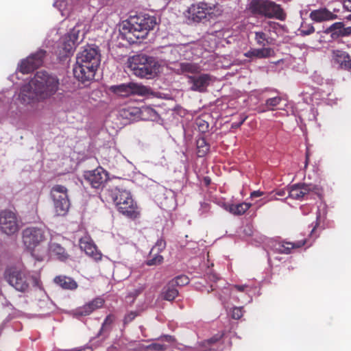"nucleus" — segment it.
<instances>
[{"mask_svg":"<svg viewBox=\"0 0 351 351\" xmlns=\"http://www.w3.org/2000/svg\"><path fill=\"white\" fill-rule=\"evenodd\" d=\"M46 56V51L39 49L31 54L26 59L23 60L19 65V70L23 74H27L40 66Z\"/></svg>","mask_w":351,"mask_h":351,"instance_id":"nucleus-10","label":"nucleus"},{"mask_svg":"<svg viewBox=\"0 0 351 351\" xmlns=\"http://www.w3.org/2000/svg\"><path fill=\"white\" fill-rule=\"evenodd\" d=\"M281 101L282 98L280 97L269 98L266 100L265 105L268 110H274Z\"/></svg>","mask_w":351,"mask_h":351,"instance_id":"nucleus-37","label":"nucleus"},{"mask_svg":"<svg viewBox=\"0 0 351 351\" xmlns=\"http://www.w3.org/2000/svg\"><path fill=\"white\" fill-rule=\"evenodd\" d=\"M164 339L166 341L171 342L173 340V338L172 336L170 335H166L164 337Z\"/></svg>","mask_w":351,"mask_h":351,"instance_id":"nucleus-55","label":"nucleus"},{"mask_svg":"<svg viewBox=\"0 0 351 351\" xmlns=\"http://www.w3.org/2000/svg\"><path fill=\"white\" fill-rule=\"evenodd\" d=\"M197 149L198 156L204 157L208 152L210 145L204 138H199L197 140Z\"/></svg>","mask_w":351,"mask_h":351,"instance_id":"nucleus-29","label":"nucleus"},{"mask_svg":"<svg viewBox=\"0 0 351 351\" xmlns=\"http://www.w3.org/2000/svg\"><path fill=\"white\" fill-rule=\"evenodd\" d=\"M115 318V315L113 314H109L106 317L99 330V335L106 332H109L111 330L112 325L114 323Z\"/></svg>","mask_w":351,"mask_h":351,"instance_id":"nucleus-31","label":"nucleus"},{"mask_svg":"<svg viewBox=\"0 0 351 351\" xmlns=\"http://www.w3.org/2000/svg\"><path fill=\"white\" fill-rule=\"evenodd\" d=\"M137 315L138 313L136 311H130L126 314L123 319L124 325H126L133 321Z\"/></svg>","mask_w":351,"mask_h":351,"instance_id":"nucleus-42","label":"nucleus"},{"mask_svg":"<svg viewBox=\"0 0 351 351\" xmlns=\"http://www.w3.org/2000/svg\"><path fill=\"white\" fill-rule=\"evenodd\" d=\"M220 337H213L208 340V343L210 344L215 343L219 340Z\"/></svg>","mask_w":351,"mask_h":351,"instance_id":"nucleus-54","label":"nucleus"},{"mask_svg":"<svg viewBox=\"0 0 351 351\" xmlns=\"http://www.w3.org/2000/svg\"><path fill=\"white\" fill-rule=\"evenodd\" d=\"M150 347L155 351H164L167 348L165 345L158 343H152Z\"/></svg>","mask_w":351,"mask_h":351,"instance_id":"nucleus-44","label":"nucleus"},{"mask_svg":"<svg viewBox=\"0 0 351 351\" xmlns=\"http://www.w3.org/2000/svg\"><path fill=\"white\" fill-rule=\"evenodd\" d=\"M165 245L166 243L164 240H158L150 251L151 256H152V254L154 252L160 253L162 252L165 248Z\"/></svg>","mask_w":351,"mask_h":351,"instance_id":"nucleus-40","label":"nucleus"},{"mask_svg":"<svg viewBox=\"0 0 351 351\" xmlns=\"http://www.w3.org/2000/svg\"><path fill=\"white\" fill-rule=\"evenodd\" d=\"M252 206L250 203L228 204L225 205V209L234 215H242Z\"/></svg>","mask_w":351,"mask_h":351,"instance_id":"nucleus-24","label":"nucleus"},{"mask_svg":"<svg viewBox=\"0 0 351 351\" xmlns=\"http://www.w3.org/2000/svg\"><path fill=\"white\" fill-rule=\"evenodd\" d=\"M188 80L189 83L192 84V90L204 93L210 84L211 75L208 73H202L198 76L189 75Z\"/></svg>","mask_w":351,"mask_h":351,"instance_id":"nucleus-16","label":"nucleus"},{"mask_svg":"<svg viewBox=\"0 0 351 351\" xmlns=\"http://www.w3.org/2000/svg\"><path fill=\"white\" fill-rule=\"evenodd\" d=\"M5 278L8 283L17 291L25 292L29 289L26 276L16 270L6 271Z\"/></svg>","mask_w":351,"mask_h":351,"instance_id":"nucleus-12","label":"nucleus"},{"mask_svg":"<svg viewBox=\"0 0 351 351\" xmlns=\"http://www.w3.org/2000/svg\"><path fill=\"white\" fill-rule=\"evenodd\" d=\"M343 23L341 22H337L331 25L325 31L326 33H332V35H336V36H340V32L343 27Z\"/></svg>","mask_w":351,"mask_h":351,"instance_id":"nucleus-35","label":"nucleus"},{"mask_svg":"<svg viewBox=\"0 0 351 351\" xmlns=\"http://www.w3.org/2000/svg\"><path fill=\"white\" fill-rule=\"evenodd\" d=\"M243 316L242 308L236 307L234 308L232 313V317L234 319H239Z\"/></svg>","mask_w":351,"mask_h":351,"instance_id":"nucleus-43","label":"nucleus"},{"mask_svg":"<svg viewBox=\"0 0 351 351\" xmlns=\"http://www.w3.org/2000/svg\"><path fill=\"white\" fill-rule=\"evenodd\" d=\"M318 220H319V217H317V221H316L315 225L314 226V227L313 228V229L311 230V234H313V232L315 231V228L319 226V222Z\"/></svg>","mask_w":351,"mask_h":351,"instance_id":"nucleus-56","label":"nucleus"},{"mask_svg":"<svg viewBox=\"0 0 351 351\" xmlns=\"http://www.w3.org/2000/svg\"><path fill=\"white\" fill-rule=\"evenodd\" d=\"M104 303L105 300L102 298H95L82 306L76 308L75 311V314L77 316L89 315L95 311L101 308L104 306Z\"/></svg>","mask_w":351,"mask_h":351,"instance_id":"nucleus-17","label":"nucleus"},{"mask_svg":"<svg viewBox=\"0 0 351 351\" xmlns=\"http://www.w3.org/2000/svg\"><path fill=\"white\" fill-rule=\"evenodd\" d=\"M213 278H217L215 275H213Z\"/></svg>","mask_w":351,"mask_h":351,"instance_id":"nucleus-58","label":"nucleus"},{"mask_svg":"<svg viewBox=\"0 0 351 351\" xmlns=\"http://www.w3.org/2000/svg\"><path fill=\"white\" fill-rule=\"evenodd\" d=\"M274 55V51L270 47H262L261 49H251L244 53L247 58H267L272 57Z\"/></svg>","mask_w":351,"mask_h":351,"instance_id":"nucleus-22","label":"nucleus"},{"mask_svg":"<svg viewBox=\"0 0 351 351\" xmlns=\"http://www.w3.org/2000/svg\"><path fill=\"white\" fill-rule=\"evenodd\" d=\"M196 125L197 126L199 131L201 132L202 133H205L208 130V123L201 118H198L196 119Z\"/></svg>","mask_w":351,"mask_h":351,"instance_id":"nucleus-39","label":"nucleus"},{"mask_svg":"<svg viewBox=\"0 0 351 351\" xmlns=\"http://www.w3.org/2000/svg\"><path fill=\"white\" fill-rule=\"evenodd\" d=\"M311 19L316 22L330 21L338 18L337 15L331 12L326 8L313 10L310 14Z\"/></svg>","mask_w":351,"mask_h":351,"instance_id":"nucleus-19","label":"nucleus"},{"mask_svg":"<svg viewBox=\"0 0 351 351\" xmlns=\"http://www.w3.org/2000/svg\"><path fill=\"white\" fill-rule=\"evenodd\" d=\"M343 5L346 10L351 12V0H343Z\"/></svg>","mask_w":351,"mask_h":351,"instance_id":"nucleus-48","label":"nucleus"},{"mask_svg":"<svg viewBox=\"0 0 351 351\" xmlns=\"http://www.w3.org/2000/svg\"><path fill=\"white\" fill-rule=\"evenodd\" d=\"M308 160H309V154H308V152L307 151L306 153L305 167H306V166L308 165Z\"/></svg>","mask_w":351,"mask_h":351,"instance_id":"nucleus-57","label":"nucleus"},{"mask_svg":"<svg viewBox=\"0 0 351 351\" xmlns=\"http://www.w3.org/2000/svg\"><path fill=\"white\" fill-rule=\"evenodd\" d=\"M164 258L159 253L154 252L152 256L149 254V258L147 261L146 264L149 266L159 265L162 263Z\"/></svg>","mask_w":351,"mask_h":351,"instance_id":"nucleus-32","label":"nucleus"},{"mask_svg":"<svg viewBox=\"0 0 351 351\" xmlns=\"http://www.w3.org/2000/svg\"><path fill=\"white\" fill-rule=\"evenodd\" d=\"M246 117H241V119L239 122H233L232 123V128H239L245 121Z\"/></svg>","mask_w":351,"mask_h":351,"instance_id":"nucleus-47","label":"nucleus"},{"mask_svg":"<svg viewBox=\"0 0 351 351\" xmlns=\"http://www.w3.org/2000/svg\"><path fill=\"white\" fill-rule=\"evenodd\" d=\"M249 10L254 14L268 19L285 21L287 16L279 4L269 0H252L249 4Z\"/></svg>","mask_w":351,"mask_h":351,"instance_id":"nucleus-5","label":"nucleus"},{"mask_svg":"<svg viewBox=\"0 0 351 351\" xmlns=\"http://www.w3.org/2000/svg\"><path fill=\"white\" fill-rule=\"evenodd\" d=\"M144 289H145V287L142 285L140 287H138L137 289H135L134 291V292L131 293V295L134 297H136L138 295H139Z\"/></svg>","mask_w":351,"mask_h":351,"instance_id":"nucleus-49","label":"nucleus"},{"mask_svg":"<svg viewBox=\"0 0 351 351\" xmlns=\"http://www.w3.org/2000/svg\"><path fill=\"white\" fill-rule=\"evenodd\" d=\"M100 64V55L97 49L86 46L77 56L73 75L82 82L90 81L95 77V72Z\"/></svg>","mask_w":351,"mask_h":351,"instance_id":"nucleus-3","label":"nucleus"},{"mask_svg":"<svg viewBox=\"0 0 351 351\" xmlns=\"http://www.w3.org/2000/svg\"><path fill=\"white\" fill-rule=\"evenodd\" d=\"M287 191V190L280 189V190H278L276 193V195L279 196V197H283V196H285L286 195Z\"/></svg>","mask_w":351,"mask_h":351,"instance_id":"nucleus-52","label":"nucleus"},{"mask_svg":"<svg viewBox=\"0 0 351 351\" xmlns=\"http://www.w3.org/2000/svg\"><path fill=\"white\" fill-rule=\"evenodd\" d=\"M59 84L56 75L45 71H37L29 82L21 87L19 99L26 104L43 101L56 94Z\"/></svg>","mask_w":351,"mask_h":351,"instance_id":"nucleus-1","label":"nucleus"},{"mask_svg":"<svg viewBox=\"0 0 351 351\" xmlns=\"http://www.w3.org/2000/svg\"><path fill=\"white\" fill-rule=\"evenodd\" d=\"M0 228L1 231L11 235L19 230V225L15 213L4 210L0 213Z\"/></svg>","mask_w":351,"mask_h":351,"instance_id":"nucleus-11","label":"nucleus"},{"mask_svg":"<svg viewBox=\"0 0 351 351\" xmlns=\"http://www.w3.org/2000/svg\"><path fill=\"white\" fill-rule=\"evenodd\" d=\"M264 193L263 191H254L253 192L251 193L250 194V197H261L262 195H263Z\"/></svg>","mask_w":351,"mask_h":351,"instance_id":"nucleus-50","label":"nucleus"},{"mask_svg":"<svg viewBox=\"0 0 351 351\" xmlns=\"http://www.w3.org/2000/svg\"><path fill=\"white\" fill-rule=\"evenodd\" d=\"M111 90L121 96H128L131 93V84L129 85L120 84L117 86H112L110 88Z\"/></svg>","mask_w":351,"mask_h":351,"instance_id":"nucleus-30","label":"nucleus"},{"mask_svg":"<svg viewBox=\"0 0 351 351\" xmlns=\"http://www.w3.org/2000/svg\"><path fill=\"white\" fill-rule=\"evenodd\" d=\"M63 49L66 53H71L75 48L76 44L71 38H66L65 35L63 37Z\"/></svg>","mask_w":351,"mask_h":351,"instance_id":"nucleus-36","label":"nucleus"},{"mask_svg":"<svg viewBox=\"0 0 351 351\" xmlns=\"http://www.w3.org/2000/svg\"><path fill=\"white\" fill-rule=\"evenodd\" d=\"M350 35H351V27H345L344 25H343L339 36H348Z\"/></svg>","mask_w":351,"mask_h":351,"instance_id":"nucleus-45","label":"nucleus"},{"mask_svg":"<svg viewBox=\"0 0 351 351\" xmlns=\"http://www.w3.org/2000/svg\"><path fill=\"white\" fill-rule=\"evenodd\" d=\"M80 247L84 250L86 254L92 257L95 261H100L102 258L101 253L97 250L95 245L84 239L80 241Z\"/></svg>","mask_w":351,"mask_h":351,"instance_id":"nucleus-21","label":"nucleus"},{"mask_svg":"<svg viewBox=\"0 0 351 351\" xmlns=\"http://www.w3.org/2000/svg\"><path fill=\"white\" fill-rule=\"evenodd\" d=\"M254 40L259 46L265 47L267 45L271 44L272 40L263 32H255Z\"/></svg>","mask_w":351,"mask_h":351,"instance_id":"nucleus-27","label":"nucleus"},{"mask_svg":"<svg viewBox=\"0 0 351 351\" xmlns=\"http://www.w3.org/2000/svg\"><path fill=\"white\" fill-rule=\"evenodd\" d=\"M54 282L64 289L73 290L77 287V282L73 278L65 276H56Z\"/></svg>","mask_w":351,"mask_h":351,"instance_id":"nucleus-25","label":"nucleus"},{"mask_svg":"<svg viewBox=\"0 0 351 351\" xmlns=\"http://www.w3.org/2000/svg\"><path fill=\"white\" fill-rule=\"evenodd\" d=\"M83 178L85 182L92 188L99 189L104 186L109 176L108 173L104 168L99 167L93 170L85 171Z\"/></svg>","mask_w":351,"mask_h":351,"instance_id":"nucleus-9","label":"nucleus"},{"mask_svg":"<svg viewBox=\"0 0 351 351\" xmlns=\"http://www.w3.org/2000/svg\"><path fill=\"white\" fill-rule=\"evenodd\" d=\"M203 182H204V184H205V186H208L211 183V179H210V177L206 176V177L204 178Z\"/></svg>","mask_w":351,"mask_h":351,"instance_id":"nucleus-53","label":"nucleus"},{"mask_svg":"<svg viewBox=\"0 0 351 351\" xmlns=\"http://www.w3.org/2000/svg\"><path fill=\"white\" fill-rule=\"evenodd\" d=\"M118 210L125 216L136 219L139 215L136 204L134 202L130 192L127 191H118L113 197Z\"/></svg>","mask_w":351,"mask_h":351,"instance_id":"nucleus-7","label":"nucleus"},{"mask_svg":"<svg viewBox=\"0 0 351 351\" xmlns=\"http://www.w3.org/2000/svg\"><path fill=\"white\" fill-rule=\"evenodd\" d=\"M119 114L124 119L134 120L140 116L141 110L137 107L127 106L121 108Z\"/></svg>","mask_w":351,"mask_h":351,"instance_id":"nucleus-26","label":"nucleus"},{"mask_svg":"<svg viewBox=\"0 0 351 351\" xmlns=\"http://www.w3.org/2000/svg\"><path fill=\"white\" fill-rule=\"evenodd\" d=\"M180 69L182 73H190L192 74L199 73L201 71L200 66L197 64L192 62L181 63Z\"/></svg>","mask_w":351,"mask_h":351,"instance_id":"nucleus-28","label":"nucleus"},{"mask_svg":"<svg viewBox=\"0 0 351 351\" xmlns=\"http://www.w3.org/2000/svg\"><path fill=\"white\" fill-rule=\"evenodd\" d=\"M212 8L204 2L192 4L187 10V16L194 22H200L208 14H210Z\"/></svg>","mask_w":351,"mask_h":351,"instance_id":"nucleus-13","label":"nucleus"},{"mask_svg":"<svg viewBox=\"0 0 351 351\" xmlns=\"http://www.w3.org/2000/svg\"><path fill=\"white\" fill-rule=\"evenodd\" d=\"M80 32V30L77 27H74L67 34H66V38H71V40L74 41L76 45H78Z\"/></svg>","mask_w":351,"mask_h":351,"instance_id":"nucleus-38","label":"nucleus"},{"mask_svg":"<svg viewBox=\"0 0 351 351\" xmlns=\"http://www.w3.org/2000/svg\"><path fill=\"white\" fill-rule=\"evenodd\" d=\"M319 189L317 186L306 184H297L291 186L287 189L289 197L294 199H301L311 191L318 193Z\"/></svg>","mask_w":351,"mask_h":351,"instance_id":"nucleus-14","label":"nucleus"},{"mask_svg":"<svg viewBox=\"0 0 351 351\" xmlns=\"http://www.w3.org/2000/svg\"><path fill=\"white\" fill-rule=\"evenodd\" d=\"M149 89L143 85L131 84V93L139 95H146L149 93Z\"/></svg>","mask_w":351,"mask_h":351,"instance_id":"nucleus-33","label":"nucleus"},{"mask_svg":"<svg viewBox=\"0 0 351 351\" xmlns=\"http://www.w3.org/2000/svg\"><path fill=\"white\" fill-rule=\"evenodd\" d=\"M178 295V291L170 281L163 287L160 297L167 301H173Z\"/></svg>","mask_w":351,"mask_h":351,"instance_id":"nucleus-23","label":"nucleus"},{"mask_svg":"<svg viewBox=\"0 0 351 351\" xmlns=\"http://www.w3.org/2000/svg\"><path fill=\"white\" fill-rule=\"evenodd\" d=\"M157 24V18L155 16L148 14L130 16L123 23V34L130 43H134L138 39L145 38Z\"/></svg>","mask_w":351,"mask_h":351,"instance_id":"nucleus-2","label":"nucleus"},{"mask_svg":"<svg viewBox=\"0 0 351 351\" xmlns=\"http://www.w3.org/2000/svg\"><path fill=\"white\" fill-rule=\"evenodd\" d=\"M315 32V28L312 25H308L307 26L302 25L301 27L300 32L302 35L306 36L313 34Z\"/></svg>","mask_w":351,"mask_h":351,"instance_id":"nucleus-41","label":"nucleus"},{"mask_svg":"<svg viewBox=\"0 0 351 351\" xmlns=\"http://www.w3.org/2000/svg\"><path fill=\"white\" fill-rule=\"evenodd\" d=\"M247 287V285H236L234 286V288L238 291H240V292H243L245 291V289Z\"/></svg>","mask_w":351,"mask_h":351,"instance_id":"nucleus-51","label":"nucleus"},{"mask_svg":"<svg viewBox=\"0 0 351 351\" xmlns=\"http://www.w3.org/2000/svg\"><path fill=\"white\" fill-rule=\"evenodd\" d=\"M45 239L44 231L41 228L29 227L23 232V241L27 249L30 251L32 256L38 261H43L45 250L36 248Z\"/></svg>","mask_w":351,"mask_h":351,"instance_id":"nucleus-6","label":"nucleus"},{"mask_svg":"<svg viewBox=\"0 0 351 351\" xmlns=\"http://www.w3.org/2000/svg\"><path fill=\"white\" fill-rule=\"evenodd\" d=\"M50 195L53 202L56 215H65L70 207L66 187L61 184H56L51 188Z\"/></svg>","mask_w":351,"mask_h":351,"instance_id":"nucleus-8","label":"nucleus"},{"mask_svg":"<svg viewBox=\"0 0 351 351\" xmlns=\"http://www.w3.org/2000/svg\"><path fill=\"white\" fill-rule=\"evenodd\" d=\"M67 351H93V348L90 346L75 348Z\"/></svg>","mask_w":351,"mask_h":351,"instance_id":"nucleus-46","label":"nucleus"},{"mask_svg":"<svg viewBox=\"0 0 351 351\" xmlns=\"http://www.w3.org/2000/svg\"><path fill=\"white\" fill-rule=\"evenodd\" d=\"M67 243H69V240L64 237H61L58 241L51 240L49 245V250L59 261H65L70 257L65 248Z\"/></svg>","mask_w":351,"mask_h":351,"instance_id":"nucleus-15","label":"nucleus"},{"mask_svg":"<svg viewBox=\"0 0 351 351\" xmlns=\"http://www.w3.org/2000/svg\"><path fill=\"white\" fill-rule=\"evenodd\" d=\"M306 244V239L298 241L296 242L282 241L278 243L276 246V250L280 254H289L291 253V250L295 248H300Z\"/></svg>","mask_w":351,"mask_h":351,"instance_id":"nucleus-20","label":"nucleus"},{"mask_svg":"<svg viewBox=\"0 0 351 351\" xmlns=\"http://www.w3.org/2000/svg\"><path fill=\"white\" fill-rule=\"evenodd\" d=\"M170 282L173 283V285L176 287L177 286L182 287L189 283V278L186 275H180L170 280Z\"/></svg>","mask_w":351,"mask_h":351,"instance_id":"nucleus-34","label":"nucleus"},{"mask_svg":"<svg viewBox=\"0 0 351 351\" xmlns=\"http://www.w3.org/2000/svg\"><path fill=\"white\" fill-rule=\"evenodd\" d=\"M128 68L132 73L141 78L154 77L159 71L160 65L155 58L145 54H137L128 61Z\"/></svg>","mask_w":351,"mask_h":351,"instance_id":"nucleus-4","label":"nucleus"},{"mask_svg":"<svg viewBox=\"0 0 351 351\" xmlns=\"http://www.w3.org/2000/svg\"><path fill=\"white\" fill-rule=\"evenodd\" d=\"M332 60L339 65V68L346 71H351V56L347 51L335 49L332 51Z\"/></svg>","mask_w":351,"mask_h":351,"instance_id":"nucleus-18","label":"nucleus"}]
</instances>
